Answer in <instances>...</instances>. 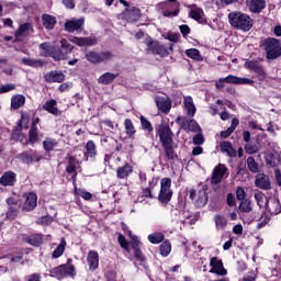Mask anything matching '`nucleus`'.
<instances>
[{
	"instance_id": "obj_1",
	"label": "nucleus",
	"mask_w": 281,
	"mask_h": 281,
	"mask_svg": "<svg viewBox=\"0 0 281 281\" xmlns=\"http://www.w3.org/2000/svg\"><path fill=\"white\" fill-rule=\"evenodd\" d=\"M228 23L236 30L241 32H249L254 27V19L247 13L240 11H233L228 14Z\"/></svg>"
},
{
	"instance_id": "obj_2",
	"label": "nucleus",
	"mask_w": 281,
	"mask_h": 281,
	"mask_svg": "<svg viewBox=\"0 0 281 281\" xmlns=\"http://www.w3.org/2000/svg\"><path fill=\"white\" fill-rule=\"evenodd\" d=\"M263 49H266V58L268 60H276L281 56L280 40L274 37H268L263 41Z\"/></svg>"
},
{
	"instance_id": "obj_3",
	"label": "nucleus",
	"mask_w": 281,
	"mask_h": 281,
	"mask_svg": "<svg viewBox=\"0 0 281 281\" xmlns=\"http://www.w3.org/2000/svg\"><path fill=\"white\" fill-rule=\"evenodd\" d=\"M172 179L162 178L160 180V192L158 194V201L164 205H168L172 199Z\"/></svg>"
},
{
	"instance_id": "obj_4",
	"label": "nucleus",
	"mask_w": 281,
	"mask_h": 281,
	"mask_svg": "<svg viewBox=\"0 0 281 281\" xmlns=\"http://www.w3.org/2000/svg\"><path fill=\"white\" fill-rule=\"evenodd\" d=\"M189 196L193 201L195 207H205V205H207L209 196L207 190L205 189H201L199 191L191 189Z\"/></svg>"
},
{
	"instance_id": "obj_5",
	"label": "nucleus",
	"mask_w": 281,
	"mask_h": 281,
	"mask_svg": "<svg viewBox=\"0 0 281 281\" xmlns=\"http://www.w3.org/2000/svg\"><path fill=\"white\" fill-rule=\"evenodd\" d=\"M53 273L58 276V278H67V276L74 278V276H76V267H74L71 263L61 265L57 268H54Z\"/></svg>"
},
{
	"instance_id": "obj_6",
	"label": "nucleus",
	"mask_w": 281,
	"mask_h": 281,
	"mask_svg": "<svg viewBox=\"0 0 281 281\" xmlns=\"http://www.w3.org/2000/svg\"><path fill=\"white\" fill-rule=\"evenodd\" d=\"M210 267L211 269L209 273H215V276H227V269L223 267V260L218 259V257L211 258Z\"/></svg>"
},
{
	"instance_id": "obj_7",
	"label": "nucleus",
	"mask_w": 281,
	"mask_h": 281,
	"mask_svg": "<svg viewBox=\"0 0 281 281\" xmlns=\"http://www.w3.org/2000/svg\"><path fill=\"white\" fill-rule=\"evenodd\" d=\"M157 135L159 136V139L161 144H171L172 140V130H170V126L168 125H159L157 127Z\"/></svg>"
},
{
	"instance_id": "obj_8",
	"label": "nucleus",
	"mask_w": 281,
	"mask_h": 281,
	"mask_svg": "<svg viewBox=\"0 0 281 281\" xmlns=\"http://www.w3.org/2000/svg\"><path fill=\"white\" fill-rule=\"evenodd\" d=\"M60 45H61V50H59L58 54L56 53H52V58H54V60H65L67 58V54H69V52H71V49H74V46H71V44H69V42H67V40L63 38L60 41Z\"/></svg>"
},
{
	"instance_id": "obj_9",
	"label": "nucleus",
	"mask_w": 281,
	"mask_h": 281,
	"mask_svg": "<svg viewBox=\"0 0 281 281\" xmlns=\"http://www.w3.org/2000/svg\"><path fill=\"white\" fill-rule=\"evenodd\" d=\"M225 175H227V167H225L223 164H220L213 169L211 183H214L215 186L221 183Z\"/></svg>"
},
{
	"instance_id": "obj_10",
	"label": "nucleus",
	"mask_w": 281,
	"mask_h": 281,
	"mask_svg": "<svg viewBox=\"0 0 281 281\" xmlns=\"http://www.w3.org/2000/svg\"><path fill=\"white\" fill-rule=\"evenodd\" d=\"M246 5L250 12L255 14H260L267 8L266 0H246Z\"/></svg>"
},
{
	"instance_id": "obj_11",
	"label": "nucleus",
	"mask_w": 281,
	"mask_h": 281,
	"mask_svg": "<svg viewBox=\"0 0 281 281\" xmlns=\"http://www.w3.org/2000/svg\"><path fill=\"white\" fill-rule=\"evenodd\" d=\"M127 235L130 236V238H132L131 245L132 249H134V256L136 260H139V262H144V254H142V250L139 249L142 243L139 241V239H137V237L133 236V233L131 231L127 232Z\"/></svg>"
},
{
	"instance_id": "obj_12",
	"label": "nucleus",
	"mask_w": 281,
	"mask_h": 281,
	"mask_svg": "<svg viewBox=\"0 0 281 281\" xmlns=\"http://www.w3.org/2000/svg\"><path fill=\"white\" fill-rule=\"evenodd\" d=\"M82 25H85V18L72 19V20L66 21L65 30L66 32H69L71 34L74 32H78V30H81Z\"/></svg>"
},
{
	"instance_id": "obj_13",
	"label": "nucleus",
	"mask_w": 281,
	"mask_h": 281,
	"mask_svg": "<svg viewBox=\"0 0 281 281\" xmlns=\"http://www.w3.org/2000/svg\"><path fill=\"white\" fill-rule=\"evenodd\" d=\"M24 196L25 201L23 204V210L25 212H32V210H34L38 203V196L34 192L27 193Z\"/></svg>"
},
{
	"instance_id": "obj_14",
	"label": "nucleus",
	"mask_w": 281,
	"mask_h": 281,
	"mask_svg": "<svg viewBox=\"0 0 281 281\" xmlns=\"http://www.w3.org/2000/svg\"><path fill=\"white\" fill-rule=\"evenodd\" d=\"M70 42L75 45H78V47H91L92 45H98V40L95 37H76L72 36L70 38Z\"/></svg>"
},
{
	"instance_id": "obj_15",
	"label": "nucleus",
	"mask_w": 281,
	"mask_h": 281,
	"mask_svg": "<svg viewBox=\"0 0 281 281\" xmlns=\"http://www.w3.org/2000/svg\"><path fill=\"white\" fill-rule=\"evenodd\" d=\"M244 67H245V69L255 71V74H258V76H261L262 78H265L267 76L265 68H262V65H260V63H258V60H247L244 64Z\"/></svg>"
},
{
	"instance_id": "obj_16",
	"label": "nucleus",
	"mask_w": 281,
	"mask_h": 281,
	"mask_svg": "<svg viewBox=\"0 0 281 281\" xmlns=\"http://www.w3.org/2000/svg\"><path fill=\"white\" fill-rule=\"evenodd\" d=\"M255 186L260 190H271V180L265 173H258L255 179Z\"/></svg>"
},
{
	"instance_id": "obj_17",
	"label": "nucleus",
	"mask_w": 281,
	"mask_h": 281,
	"mask_svg": "<svg viewBox=\"0 0 281 281\" xmlns=\"http://www.w3.org/2000/svg\"><path fill=\"white\" fill-rule=\"evenodd\" d=\"M16 183V173L14 171H5L0 177V186H3V188L12 187Z\"/></svg>"
},
{
	"instance_id": "obj_18",
	"label": "nucleus",
	"mask_w": 281,
	"mask_h": 281,
	"mask_svg": "<svg viewBox=\"0 0 281 281\" xmlns=\"http://www.w3.org/2000/svg\"><path fill=\"white\" fill-rule=\"evenodd\" d=\"M87 262L89 265L90 271H95L100 267V255L95 250H90L88 252Z\"/></svg>"
},
{
	"instance_id": "obj_19",
	"label": "nucleus",
	"mask_w": 281,
	"mask_h": 281,
	"mask_svg": "<svg viewBox=\"0 0 281 281\" xmlns=\"http://www.w3.org/2000/svg\"><path fill=\"white\" fill-rule=\"evenodd\" d=\"M147 47L149 52L158 54V56H161V58H166V56H168V49L159 44V42H149Z\"/></svg>"
},
{
	"instance_id": "obj_20",
	"label": "nucleus",
	"mask_w": 281,
	"mask_h": 281,
	"mask_svg": "<svg viewBox=\"0 0 281 281\" xmlns=\"http://www.w3.org/2000/svg\"><path fill=\"white\" fill-rule=\"evenodd\" d=\"M183 106L189 117H194V114L196 113V105H194V100L192 99V97H184Z\"/></svg>"
},
{
	"instance_id": "obj_21",
	"label": "nucleus",
	"mask_w": 281,
	"mask_h": 281,
	"mask_svg": "<svg viewBox=\"0 0 281 281\" xmlns=\"http://www.w3.org/2000/svg\"><path fill=\"white\" fill-rule=\"evenodd\" d=\"M266 210L270 214H280V212H281L280 200H278L276 198H270L268 200V204L266 205Z\"/></svg>"
},
{
	"instance_id": "obj_22",
	"label": "nucleus",
	"mask_w": 281,
	"mask_h": 281,
	"mask_svg": "<svg viewBox=\"0 0 281 281\" xmlns=\"http://www.w3.org/2000/svg\"><path fill=\"white\" fill-rule=\"evenodd\" d=\"M155 102L157 104V108L160 111H162V113H168V111H170V109H172V103L164 97H156Z\"/></svg>"
},
{
	"instance_id": "obj_23",
	"label": "nucleus",
	"mask_w": 281,
	"mask_h": 281,
	"mask_svg": "<svg viewBox=\"0 0 281 281\" xmlns=\"http://www.w3.org/2000/svg\"><path fill=\"white\" fill-rule=\"evenodd\" d=\"M181 126L184 131H191L192 133H199V131H201L199 123L190 119H183L181 122Z\"/></svg>"
},
{
	"instance_id": "obj_24",
	"label": "nucleus",
	"mask_w": 281,
	"mask_h": 281,
	"mask_svg": "<svg viewBox=\"0 0 281 281\" xmlns=\"http://www.w3.org/2000/svg\"><path fill=\"white\" fill-rule=\"evenodd\" d=\"M38 119H35L32 123V126L29 131V142L30 144H38Z\"/></svg>"
},
{
	"instance_id": "obj_25",
	"label": "nucleus",
	"mask_w": 281,
	"mask_h": 281,
	"mask_svg": "<svg viewBox=\"0 0 281 281\" xmlns=\"http://www.w3.org/2000/svg\"><path fill=\"white\" fill-rule=\"evenodd\" d=\"M58 102L54 99H50L46 101L43 105L44 111H47V113H50L52 115H60V112L58 111Z\"/></svg>"
},
{
	"instance_id": "obj_26",
	"label": "nucleus",
	"mask_w": 281,
	"mask_h": 281,
	"mask_svg": "<svg viewBox=\"0 0 281 281\" xmlns=\"http://www.w3.org/2000/svg\"><path fill=\"white\" fill-rule=\"evenodd\" d=\"M218 148L221 150V153H226V155H228V157H236V149H234V146H232L231 142L224 140L221 142L218 145Z\"/></svg>"
},
{
	"instance_id": "obj_27",
	"label": "nucleus",
	"mask_w": 281,
	"mask_h": 281,
	"mask_svg": "<svg viewBox=\"0 0 281 281\" xmlns=\"http://www.w3.org/2000/svg\"><path fill=\"white\" fill-rule=\"evenodd\" d=\"M228 82H231L232 85H249L250 87H254V85H256V82L252 79L249 78H240V77H236L234 75H229V78L227 79Z\"/></svg>"
},
{
	"instance_id": "obj_28",
	"label": "nucleus",
	"mask_w": 281,
	"mask_h": 281,
	"mask_svg": "<svg viewBox=\"0 0 281 281\" xmlns=\"http://www.w3.org/2000/svg\"><path fill=\"white\" fill-rule=\"evenodd\" d=\"M46 82H63L65 80V75L63 72H47L44 75Z\"/></svg>"
},
{
	"instance_id": "obj_29",
	"label": "nucleus",
	"mask_w": 281,
	"mask_h": 281,
	"mask_svg": "<svg viewBox=\"0 0 281 281\" xmlns=\"http://www.w3.org/2000/svg\"><path fill=\"white\" fill-rule=\"evenodd\" d=\"M265 159L267 166H270V168H276L280 164V157L278 154L267 153L265 155Z\"/></svg>"
},
{
	"instance_id": "obj_30",
	"label": "nucleus",
	"mask_w": 281,
	"mask_h": 281,
	"mask_svg": "<svg viewBox=\"0 0 281 281\" xmlns=\"http://www.w3.org/2000/svg\"><path fill=\"white\" fill-rule=\"evenodd\" d=\"M125 16L130 19V21H139L142 18V11L135 7H132L130 9H126Z\"/></svg>"
},
{
	"instance_id": "obj_31",
	"label": "nucleus",
	"mask_w": 281,
	"mask_h": 281,
	"mask_svg": "<svg viewBox=\"0 0 281 281\" xmlns=\"http://www.w3.org/2000/svg\"><path fill=\"white\" fill-rule=\"evenodd\" d=\"M29 34H32V24L24 23L15 32V37L21 38V36H27Z\"/></svg>"
},
{
	"instance_id": "obj_32",
	"label": "nucleus",
	"mask_w": 281,
	"mask_h": 281,
	"mask_svg": "<svg viewBox=\"0 0 281 281\" xmlns=\"http://www.w3.org/2000/svg\"><path fill=\"white\" fill-rule=\"evenodd\" d=\"M76 166H78V160L74 158V156H68V166L66 167V171L68 175H72V179H75L76 175Z\"/></svg>"
},
{
	"instance_id": "obj_33",
	"label": "nucleus",
	"mask_w": 281,
	"mask_h": 281,
	"mask_svg": "<svg viewBox=\"0 0 281 281\" xmlns=\"http://www.w3.org/2000/svg\"><path fill=\"white\" fill-rule=\"evenodd\" d=\"M165 150V157L167 159H175L177 157V154H175V142L172 143H166L162 145Z\"/></svg>"
},
{
	"instance_id": "obj_34",
	"label": "nucleus",
	"mask_w": 281,
	"mask_h": 281,
	"mask_svg": "<svg viewBox=\"0 0 281 281\" xmlns=\"http://www.w3.org/2000/svg\"><path fill=\"white\" fill-rule=\"evenodd\" d=\"M43 147L46 153H52V150H56V148H58V140H56V138H46L43 142Z\"/></svg>"
},
{
	"instance_id": "obj_35",
	"label": "nucleus",
	"mask_w": 281,
	"mask_h": 281,
	"mask_svg": "<svg viewBox=\"0 0 281 281\" xmlns=\"http://www.w3.org/2000/svg\"><path fill=\"white\" fill-rule=\"evenodd\" d=\"M117 78V75L112 74V72H105L101 75L98 79L99 85H111L113 80Z\"/></svg>"
},
{
	"instance_id": "obj_36",
	"label": "nucleus",
	"mask_w": 281,
	"mask_h": 281,
	"mask_svg": "<svg viewBox=\"0 0 281 281\" xmlns=\"http://www.w3.org/2000/svg\"><path fill=\"white\" fill-rule=\"evenodd\" d=\"M131 172H133V167L131 165L125 164L123 167H120L116 171L119 179H126Z\"/></svg>"
},
{
	"instance_id": "obj_37",
	"label": "nucleus",
	"mask_w": 281,
	"mask_h": 281,
	"mask_svg": "<svg viewBox=\"0 0 281 281\" xmlns=\"http://www.w3.org/2000/svg\"><path fill=\"white\" fill-rule=\"evenodd\" d=\"M214 223H215L216 229L223 231L225 229V227H227V217H225L224 215L217 214L214 216Z\"/></svg>"
},
{
	"instance_id": "obj_38",
	"label": "nucleus",
	"mask_w": 281,
	"mask_h": 281,
	"mask_svg": "<svg viewBox=\"0 0 281 281\" xmlns=\"http://www.w3.org/2000/svg\"><path fill=\"white\" fill-rule=\"evenodd\" d=\"M255 200L257 201V205L259 207H262L263 210H266L269 200L267 199V195H265V193H262L261 191H258L257 193H255Z\"/></svg>"
},
{
	"instance_id": "obj_39",
	"label": "nucleus",
	"mask_w": 281,
	"mask_h": 281,
	"mask_svg": "<svg viewBox=\"0 0 281 281\" xmlns=\"http://www.w3.org/2000/svg\"><path fill=\"white\" fill-rule=\"evenodd\" d=\"M23 104H25V97L22 94H16L14 97H12L11 99V108L16 110V109H21V106H23Z\"/></svg>"
},
{
	"instance_id": "obj_40",
	"label": "nucleus",
	"mask_w": 281,
	"mask_h": 281,
	"mask_svg": "<svg viewBox=\"0 0 281 281\" xmlns=\"http://www.w3.org/2000/svg\"><path fill=\"white\" fill-rule=\"evenodd\" d=\"M42 21L46 30H52L56 25V18L49 14H44Z\"/></svg>"
},
{
	"instance_id": "obj_41",
	"label": "nucleus",
	"mask_w": 281,
	"mask_h": 281,
	"mask_svg": "<svg viewBox=\"0 0 281 281\" xmlns=\"http://www.w3.org/2000/svg\"><path fill=\"white\" fill-rule=\"evenodd\" d=\"M98 147L93 140H88L86 144V157H95L98 155Z\"/></svg>"
},
{
	"instance_id": "obj_42",
	"label": "nucleus",
	"mask_w": 281,
	"mask_h": 281,
	"mask_svg": "<svg viewBox=\"0 0 281 281\" xmlns=\"http://www.w3.org/2000/svg\"><path fill=\"white\" fill-rule=\"evenodd\" d=\"M186 56H188V58H192V60H198V63H201V60H203V56H201V52L196 48L187 49Z\"/></svg>"
},
{
	"instance_id": "obj_43",
	"label": "nucleus",
	"mask_w": 281,
	"mask_h": 281,
	"mask_svg": "<svg viewBox=\"0 0 281 281\" xmlns=\"http://www.w3.org/2000/svg\"><path fill=\"white\" fill-rule=\"evenodd\" d=\"M29 245H32L33 247H40V245H43V235H31L27 237Z\"/></svg>"
},
{
	"instance_id": "obj_44",
	"label": "nucleus",
	"mask_w": 281,
	"mask_h": 281,
	"mask_svg": "<svg viewBox=\"0 0 281 281\" xmlns=\"http://www.w3.org/2000/svg\"><path fill=\"white\" fill-rule=\"evenodd\" d=\"M22 63H23V65H26V67H34V68L43 67V60H41V59L24 57V58H22Z\"/></svg>"
},
{
	"instance_id": "obj_45",
	"label": "nucleus",
	"mask_w": 281,
	"mask_h": 281,
	"mask_svg": "<svg viewBox=\"0 0 281 281\" xmlns=\"http://www.w3.org/2000/svg\"><path fill=\"white\" fill-rule=\"evenodd\" d=\"M65 247H67V241L65 240V238H63L60 240V244L53 251V258H60V256H63V254H65Z\"/></svg>"
},
{
	"instance_id": "obj_46",
	"label": "nucleus",
	"mask_w": 281,
	"mask_h": 281,
	"mask_svg": "<svg viewBox=\"0 0 281 281\" xmlns=\"http://www.w3.org/2000/svg\"><path fill=\"white\" fill-rule=\"evenodd\" d=\"M115 57L113 52L104 50L99 53V63H111V60Z\"/></svg>"
},
{
	"instance_id": "obj_47",
	"label": "nucleus",
	"mask_w": 281,
	"mask_h": 281,
	"mask_svg": "<svg viewBox=\"0 0 281 281\" xmlns=\"http://www.w3.org/2000/svg\"><path fill=\"white\" fill-rule=\"evenodd\" d=\"M247 164V168L248 170H250V172L255 173L258 172L259 167H258V162H256V159L254 157H248L246 160Z\"/></svg>"
},
{
	"instance_id": "obj_48",
	"label": "nucleus",
	"mask_w": 281,
	"mask_h": 281,
	"mask_svg": "<svg viewBox=\"0 0 281 281\" xmlns=\"http://www.w3.org/2000/svg\"><path fill=\"white\" fill-rule=\"evenodd\" d=\"M124 126H125L126 135H128V137H133L136 133L135 125H133V121H131L130 119H126L124 121Z\"/></svg>"
},
{
	"instance_id": "obj_49",
	"label": "nucleus",
	"mask_w": 281,
	"mask_h": 281,
	"mask_svg": "<svg viewBox=\"0 0 281 281\" xmlns=\"http://www.w3.org/2000/svg\"><path fill=\"white\" fill-rule=\"evenodd\" d=\"M147 238L151 245H159L164 240V235L161 233H153Z\"/></svg>"
},
{
	"instance_id": "obj_50",
	"label": "nucleus",
	"mask_w": 281,
	"mask_h": 281,
	"mask_svg": "<svg viewBox=\"0 0 281 281\" xmlns=\"http://www.w3.org/2000/svg\"><path fill=\"white\" fill-rule=\"evenodd\" d=\"M86 58L92 65H100V53L98 52H90L86 55Z\"/></svg>"
},
{
	"instance_id": "obj_51",
	"label": "nucleus",
	"mask_w": 281,
	"mask_h": 281,
	"mask_svg": "<svg viewBox=\"0 0 281 281\" xmlns=\"http://www.w3.org/2000/svg\"><path fill=\"white\" fill-rule=\"evenodd\" d=\"M20 159L23 161V164H32V161H34V159H36V161L40 160L38 158H36V153L21 154Z\"/></svg>"
},
{
	"instance_id": "obj_52",
	"label": "nucleus",
	"mask_w": 281,
	"mask_h": 281,
	"mask_svg": "<svg viewBox=\"0 0 281 281\" xmlns=\"http://www.w3.org/2000/svg\"><path fill=\"white\" fill-rule=\"evenodd\" d=\"M204 15L203 10L199 8L192 9L190 12V16L194 19V21H203Z\"/></svg>"
},
{
	"instance_id": "obj_53",
	"label": "nucleus",
	"mask_w": 281,
	"mask_h": 281,
	"mask_svg": "<svg viewBox=\"0 0 281 281\" xmlns=\"http://www.w3.org/2000/svg\"><path fill=\"white\" fill-rule=\"evenodd\" d=\"M238 210H239V212H245L246 214H249V212H251V210H252L251 201L241 200Z\"/></svg>"
},
{
	"instance_id": "obj_54",
	"label": "nucleus",
	"mask_w": 281,
	"mask_h": 281,
	"mask_svg": "<svg viewBox=\"0 0 281 281\" xmlns=\"http://www.w3.org/2000/svg\"><path fill=\"white\" fill-rule=\"evenodd\" d=\"M170 251H172V245L168 240L164 241L160 245V254H161V256H164V257L169 256Z\"/></svg>"
},
{
	"instance_id": "obj_55",
	"label": "nucleus",
	"mask_w": 281,
	"mask_h": 281,
	"mask_svg": "<svg viewBox=\"0 0 281 281\" xmlns=\"http://www.w3.org/2000/svg\"><path fill=\"white\" fill-rule=\"evenodd\" d=\"M75 192L76 194H78V196H81V199H85V201H91V199H93V194H91L85 189H75Z\"/></svg>"
},
{
	"instance_id": "obj_56",
	"label": "nucleus",
	"mask_w": 281,
	"mask_h": 281,
	"mask_svg": "<svg viewBox=\"0 0 281 281\" xmlns=\"http://www.w3.org/2000/svg\"><path fill=\"white\" fill-rule=\"evenodd\" d=\"M140 124H142V128L144 131H147L148 133H153V131H154L153 124H150V121H148V119L144 117V115H140Z\"/></svg>"
},
{
	"instance_id": "obj_57",
	"label": "nucleus",
	"mask_w": 281,
	"mask_h": 281,
	"mask_svg": "<svg viewBox=\"0 0 281 281\" xmlns=\"http://www.w3.org/2000/svg\"><path fill=\"white\" fill-rule=\"evenodd\" d=\"M260 147H258V145L247 144L245 146V151L247 153V155H256V153H258Z\"/></svg>"
},
{
	"instance_id": "obj_58",
	"label": "nucleus",
	"mask_w": 281,
	"mask_h": 281,
	"mask_svg": "<svg viewBox=\"0 0 281 281\" xmlns=\"http://www.w3.org/2000/svg\"><path fill=\"white\" fill-rule=\"evenodd\" d=\"M18 214H19V210H16V207H14V206H11L8 209L7 218H9V221H14V218H16Z\"/></svg>"
},
{
	"instance_id": "obj_59",
	"label": "nucleus",
	"mask_w": 281,
	"mask_h": 281,
	"mask_svg": "<svg viewBox=\"0 0 281 281\" xmlns=\"http://www.w3.org/2000/svg\"><path fill=\"white\" fill-rule=\"evenodd\" d=\"M54 223V217L46 215V216H42L38 221L37 224L38 225H49Z\"/></svg>"
},
{
	"instance_id": "obj_60",
	"label": "nucleus",
	"mask_w": 281,
	"mask_h": 281,
	"mask_svg": "<svg viewBox=\"0 0 281 281\" xmlns=\"http://www.w3.org/2000/svg\"><path fill=\"white\" fill-rule=\"evenodd\" d=\"M229 75L226 78H221L218 81H216L215 87L216 89H224L225 88V82L226 85H232V81H228Z\"/></svg>"
},
{
	"instance_id": "obj_61",
	"label": "nucleus",
	"mask_w": 281,
	"mask_h": 281,
	"mask_svg": "<svg viewBox=\"0 0 281 281\" xmlns=\"http://www.w3.org/2000/svg\"><path fill=\"white\" fill-rule=\"evenodd\" d=\"M117 241L121 245L122 249L128 251V241H126V237H124V235L119 234Z\"/></svg>"
},
{
	"instance_id": "obj_62",
	"label": "nucleus",
	"mask_w": 281,
	"mask_h": 281,
	"mask_svg": "<svg viewBox=\"0 0 281 281\" xmlns=\"http://www.w3.org/2000/svg\"><path fill=\"white\" fill-rule=\"evenodd\" d=\"M236 196L238 201H245V196H247V192H245V188L238 187L236 190Z\"/></svg>"
},
{
	"instance_id": "obj_63",
	"label": "nucleus",
	"mask_w": 281,
	"mask_h": 281,
	"mask_svg": "<svg viewBox=\"0 0 281 281\" xmlns=\"http://www.w3.org/2000/svg\"><path fill=\"white\" fill-rule=\"evenodd\" d=\"M203 142H205L203 139V135L198 134L193 137V144H195V146H201V144H203Z\"/></svg>"
},
{
	"instance_id": "obj_64",
	"label": "nucleus",
	"mask_w": 281,
	"mask_h": 281,
	"mask_svg": "<svg viewBox=\"0 0 281 281\" xmlns=\"http://www.w3.org/2000/svg\"><path fill=\"white\" fill-rule=\"evenodd\" d=\"M27 281H41V274L34 273L29 276Z\"/></svg>"
}]
</instances>
